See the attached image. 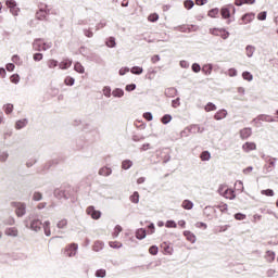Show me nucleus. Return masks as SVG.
<instances>
[{"mask_svg": "<svg viewBox=\"0 0 278 278\" xmlns=\"http://www.w3.org/2000/svg\"><path fill=\"white\" fill-rule=\"evenodd\" d=\"M165 227H167L168 229H176L177 223H175V220H167Z\"/></svg>", "mask_w": 278, "mask_h": 278, "instance_id": "49530a36", "label": "nucleus"}, {"mask_svg": "<svg viewBox=\"0 0 278 278\" xmlns=\"http://www.w3.org/2000/svg\"><path fill=\"white\" fill-rule=\"evenodd\" d=\"M160 15H157V13L154 14H150L148 17V21H150V23H155V21H159Z\"/></svg>", "mask_w": 278, "mask_h": 278, "instance_id": "603ef678", "label": "nucleus"}, {"mask_svg": "<svg viewBox=\"0 0 278 278\" xmlns=\"http://www.w3.org/2000/svg\"><path fill=\"white\" fill-rule=\"evenodd\" d=\"M261 194H264L265 197H275V191H273V189H266L262 190Z\"/></svg>", "mask_w": 278, "mask_h": 278, "instance_id": "a18cd8bd", "label": "nucleus"}, {"mask_svg": "<svg viewBox=\"0 0 278 278\" xmlns=\"http://www.w3.org/2000/svg\"><path fill=\"white\" fill-rule=\"evenodd\" d=\"M53 47L52 42H46L45 39H35L33 42V49L35 51H49Z\"/></svg>", "mask_w": 278, "mask_h": 278, "instance_id": "f257e3e1", "label": "nucleus"}, {"mask_svg": "<svg viewBox=\"0 0 278 278\" xmlns=\"http://www.w3.org/2000/svg\"><path fill=\"white\" fill-rule=\"evenodd\" d=\"M12 62L14 63V64H17V65H21L22 64V62H21V56H18V55H13L12 56Z\"/></svg>", "mask_w": 278, "mask_h": 278, "instance_id": "0e129e2a", "label": "nucleus"}, {"mask_svg": "<svg viewBox=\"0 0 278 278\" xmlns=\"http://www.w3.org/2000/svg\"><path fill=\"white\" fill-rule=\"evenodd\" d=\"M36 17L38 18V21H45V18H47V10L40 9V10L36 13Z\"/></svg>", "mask_w": 278, "mask_h": 278, "instance_id": "412c9836", "label": "nucleus"}, {"mask_svg": "<svg viewBox=\"0 0 278 278\" xmlns=\"http://www.w3.org/2000/svg\"><path fill=\"white\" fill-rule=\"evenodd\" d=\"M212 68H213L212 64H206V65H204V66L202 67V71H203V73H205L206 75H212Z\"/></svg>", "mask_w": 278, "mask_h": 278, "instance_id": "79ce46f5", "label": "nucleus"}, {"mask_svg": "<svg viewBox=\"0 0 278 278\" xmlns=\"http://www.w3.org/2000/svg\"><path fill=\"white\" fill-rule=\"evenodd\" d=\"M258 121H263L265 123H275V118H273V116L270 115H260Z\"/></svg>", "mask_w": 278, "mask_h": 278, "instance_id": "393cba45", "label": "nucleus"}, {"mask_svg": "<svg viewBox=\"0 0 278 278\" xmlns=\"http://www.w3.org/2000/svg\"><path fill=\"white\" fill-rule=\"evenodd\" d=\"M106 46L113 49V47H116V39H114V37H110L106 41Z\"/></svg>", "mask_w": 278, "mask_h": 278, "instance_id": "de8ad7c7", "label": "nucleus"}, {"mask_svg": "<svg viewBox=\"0 0 278 278\" xmlns=\"http://www.w3.org/2000/svg\"><path fill=\"white\" fill-rule=\"evenodd\" d=\"M214 213V207L212 206H206L204 208V215L207 216V218H210V216H212L211 214Z\"/></svg>", "mask_w": 278, "mask_h": 278, "instance_id": "8fccbe9b", "label": "nucleus"}, {"mask_svg": "<svg viewBox=\"0 0 278 278\" xmlns=\"http://www.w3.org/2000/svg\"><path fill=\"white\" fill-rule=\"evenodd\" d=\"M10 157V154L8 152H0V162H5Z\"/></svg>", "mask_w": 278, "mask_h": 278, "instance_id": "bf43d9fd", "label": "nucleus"}, {"mask_svg": "<svg viewBox=\"0 0 278 278\" xmlns=\"http://www.w3.org/2000/svg\"><path fill=\"white\" fill-rule=\"evenodd\" d=\"M65 85L66 86H75V78L71 77V76H67L65 78Z\"/></svg>", "mask_w": 278, "mask_h": 278, "instance_id": "3c124183", "label": "nucleus"}, {"mask_svg": "<svg viewBox=\"0 0 278 278\" xmlns=\"http://www.w3.org/2000/svg\"><path fill=\"white\" fill-rule=\"evenodd\" d=\"M131 203H140V194L138 191H135L134 194L130 195Z\"/></svg>", "mask_w": 278, "mask_h": 278, "instance_id": "2f4dec72", "label": "nucleus"}, {"mask_svg": "<svg viewBox=\"0 0 278 278\" xmlns=\"http://www.w3.org/2000/svg\"><path fill=\"white\" fill-rule=\"evenodd\" d=\"M33 201H42V193L40 192H35L33 194Z\"/></svg>", "mask_w": 278, "mask_h": 278, "instance_id": "4d7b16f0", "label": "nucleus"}, {"mask_svg": "<svg viewBox=\"0 0 278 278\" xmlns=\"http://www.w3.org/2000/svg\"><path fill=\"white\" fill-rule=\"evenodd\" d=\"M58 66V61L51 59L48 61V67L49 68H55Z\"/></svg>", "mask_w": 278, "mask_h": 278, "instance_id": "6e6d98bb", "label": "nucleus"}, {"mask_svg": "<svg viewBox=\"0 0 278 278\" xmlns=\"http://www.w3.org/2000/svg\"><path fill=\"white\" fill-rule=\"evenodd\" d=\"M242 149L245 153H249L251 151H255V149H257V146L255 144V142H245L242 146Z\"/></svg>", "mask_w": 278, "mask_h": 278, "instance_id": "9b49d317", "label": "nucleus"}, {"mask_svg": "<svg viewBox=\"0 0 278 278\" xmlns=\"http://www.w3.org/2000/svg\"><path fill=\"white\" fill-rule=\"evenodd\" d=\"M113 97L121 99V97H123L125 94V91H123V89H114L112 91Z\"/></svg>", "mask_w": 278, "mask_h": 278, "instance_id": "c756f323", "label": "nucleus"}, {"mask_svg": "<svg viewBox=\"0 0 278 278\" xmlns=\"http://www.w3.org/2000/svg\"><path fill=\"white\" fill-rule=\"evenodd\" d=\"M121 231H123V227L121 225H116L112 233L113 238H118Z\"/></svg>", "mask_w": 278, "mask_h": 278, "instance_id": "72a5a7b5", "label": "nucleus"}, {"mask_svg": "<svg viewBox=\"0 0 278 278\" xmlns=\"http://www.w3.org/2000/svg\"><path fill=\"white\" fill-rule=\"evenodd\" d=\"M198 125H191L189 127H187L185 130L181 131V136H184L186 134V131H189V134H198Z\"/></svg>", "mask_w": 278, "mask_h": 278, "instance_id": "6ab92c4d", "label": "nucleus"}, {"mask_svg": "<svg viewBox=\"0 0 278 278\" xmlns=\"http://www.w3.org/2000/svg\"><path fill=\"white\" fill-rule=\"evenodd\" d=\"M225 199H236V192L232 189H226V191H224V195Z\"/></svg>", "mask_w": 278, "mask_h": 278, "instance_id": "a211bd4d", "label": "nucleus"}, {"mask_svg": "<svg viewBox=\"0 0 278 278\" xmlns=\"http://www.w3.org/2000/svg\"><path fill=\"white\" fill-rule=\"evenodd\" d=\"M229 189V187L227 186H219L218 188V193L220 194V197H223L225 194V191H227Z\"/></svg>", "mask_w": 278, "mask_h": 278, "instance_id": "052dcab7", "label": "nucleus"}, {"mask_svg": "<svg viewBox=\"0 0 278 278\" xmlns=\"http://www.w3.org/2000/svg\"><path fill=\"white\" fill-rule=\"evenodd\" d=\"M74 71H76V73H80V74L86 73V68L79 62L75 63Z\"/></svg>", "mask_w": 278, "mask_h": 278, "instance_id": "a878e982", "label": "nucleus"}, {"mask_svg": "<svg viewBox=\"0 0 278 278\" xmlns=\"http://www.w3.org/2000/svg\"><path fill=\"white\" fill-rule=\"evenodd\" d=\"M166 97H175L177 94V90L175 88H168L165 90Z\"/></svg>", "mask_w": 278, "mask_h": 278, "instance_id": "a19ab883", "label": "nucleus"}, {"mask_svg": "<svg viewBox=\"0 0 278 278\" xmlns=\"http://www.w3.org/2000/svg\"><path fill=\"white\" fill-rule=\"evenodd\" d=\"M103 247H104L103 241H96L93 243V251H96V253H99V251H103Z\"/></svg>", "mask_w": 278, "mask_h": 278, "instance_id": "b1692460", "label": "nucleus"}, {"mask_svg": "<svg viewBox=\"0 0 278 278\" xmlns=\"http://www.w3.org/2000/svg\"><path fill=\"white\" fill-rule=\"evenodd\" d=\"M99 175L101 177H110L112 175V168L110 167H102L99 169Z\"/></svg>", "mask_w": 278, "mask_h": 278, "instance_id": "4468645a", "label": "nucleus"}, {"mask_svg": "<svg viewBox=\"0 0 278 278\" xmlns=\"http://www.w3.org/2000/svg\"><path fill=\"white\" fill-rule=\"evenodd\" d=\"M11 81H12V84H18V81H21V76H18V74L12 75Z\"/></svg>", "mask_w": 278, "mask_h": 278, "instance_id": "13d9d810", "label": "nucleus"}, {"mask_svg": "<svg viewBox=\"0 0 278 278\" xmlns=\"http://www.w3.org/2000/svg\"><path fill=\"white\" fill-rule=\"evenodd\" d=\"M273 168H275V161H270L269 165L264 166L265 174L273 173Z\"/></svg>", "mask_w": 278, "mask_h": 278, "instance_id": "f704fd0d", "label": "nucleus"}, {"mask_svg": "<svg viewBox=\"0 0 278 278\" xmlns=\"http://www.w3.org/2000/svg\"><path fill=\"white\" fill-rule=\"evenodd\" d=\"M229 8H231L233 10V12H236V8H233V4H230L229 7H224L220 10L222 18H230L231 17V11Z\"/></svg>", "mask_w": 278, "mask_h": 278, "instance_id": "0eeeda50", "label": "nucleus"}, {"mask_svg": "<svg viewBox=\"0 0 278 278\" xmlns=\"http://www.w3.org/2000/svg\"><path fill=\"white\" fill-rule=\"evenodd\" d=\"M54 197H56L58 199H68V197L66 195V191L64 190H55Z\"/></svg>", "mask_w": 278, "mask_h": 278, "instance_id": "bb28decb", "label": "nucleus"}, {"mask_svg": "<svg viewBox=\"0 0 278 278\" xmlns=\"http://www.w3.org/2000/svg\"><path fill=\"white\" fill-rule=\"evenodd\" d=\"M109 245L111 247V249H122L123 248V243H121L118 241H111V242H109Z\"/></svg>", "mask_w": 278, "mask_h": 278, "instance_id": "ea45409f", "label": "nucleus"}, {"mask_svg": "<svg viewBox=\"0 0 278 278\" xmlns=\"http://www.w3.org/2000/svg\"><path fill=\"white\" fill-rule=\"evenodd\" d=\"M266 16H267L266 11H263V12L258 13L257 20L258 21H266Z\"/></svg>", "mask_w": 278, "mask_h": 278, "instance_id": "e2e57ef3", "label": "nucleus"}, {"mask_svg": "<svg viewBox=\"0 0 278 278\" xmlns=\"http://www.w3.org/2000/svg\"><path fill=\"white\" fill-rule=\"evenodd\" d=\"M236 220H244L247 218V215L242 214V213H237L235 215Z\"/></svg>", "mask_w": 278, "mask_h": 278, "instance_id": "338daca9", "label": "nucleus"}, {"mask_svg": "<svg viewBox=\"0 0 278 278\" xmlns=\"http://www.w3.org/2000/svg\"><path fill=\"white\" fill-rule=\"evenodd\" d=\"M143 71L144 70L142 67H140V66H134L130 70V73H132V75H142Z\"/></svg>", "mask_w": 278, "mask_h": 278, "instance_id": "7c9ffc66", "label": "nucleus"}, {"mask_svg": "<svg viewBox=\"0 0 278 278\" xmlns=\"http://www.w3.org/2000/svg\"><path fill=\"white\" fill-rule=\"evenodd\" d=\"M12 110H14V105H13V104H7V105H4V112H5V114H12Z\"/></svg>", "mask_w": 278, "mask_h": 278, "instance_id": "5fc2aeb1", "label": "nucleus"}, {"mask_svg": "<svg viewBox=\"0 0 278 278\" xmlns=\"http://www.w3.org/2000/svg\"><path fill=\"white\" fill-rule=\"evenodd\" d=\"M136 238H137L138 240H144V238H147V230H146V229H142V228L138 229V230L136 231Z\"/></svg>", "mask_w": 278, "mask_h": 278, "instance_id": "aec40b11", "label": "nucleus"}, {"mask_svg": "<svg viewBox=\"0 0 278 278\" xmlns=\"http://www.w3.org/2000/svg\"><path fill=\"white\" fill-rule=\"evenodd\" d=\"M42 228L45 231V236L49 237L51 236V222L47 220L42 224Z\"/></svg>", "mask_w": 278, "mask_h": 278, "instance_id": "2eb2a0df", "label": "nucleus"}, {"mask_svg": "<svg viewBox=\"0 0 278 278\" xmlns=\"http://www.w3.org/2000/svg\"><path fill=\"white\" fill-rule=\"evenodd\" d=\"M208 31L212 36H219L223 40L229 38V31H226L225 28H210Z\"/></svg>", "mask_w": 278, "mask_h": 278, "instance_id": "7ed1b4c3", "label": "nucleus"}, {"mask_svg": "<svg viewBox=\"0 0 278 278\" xmlns=\"http://www.w3.org/2000/svg\"><path fill=\"white\" fill-rule=\"evenodd\" d=\"M245 53L249 58H253V53H255V47L247 46Z\"/></svg>", "mask_w": 278, "mask_h": 278, "instance_id": "473e14b6", "label": "nucleus"}, {"mask_svg": "<svg viewBox=\"0 0 278 278\" xmlns=\"http://www.w3.org/2000/svg\"><path fill=\"white\" fill-rule=\"evenodd\" d=\"M131 166H134V162H131L130 160L123 161V163H122V168L124 170H129V168H131Z\"/></svg>", "mask_w": 278, "mask_h": 278, "instance_id": "cd10ccee", "label": "nucleus"}, {"mask_svg": "<svg viewBox=\"0 0 278 278\" xmlns=\"http://www.w3.org/2000/svg\"><path fill=\"white\" fill-rule=\"evenodd\" d=\"M79 249V245L77 243H72L65 249V255L67 257H75L77 255V250Z\"/></svg>", "mask_w": 278, "mask_h": 278, "instance_id": "20e7f679", "label": "nucleus"}, {"mask_svg": "<svg viewBox=\"0 0 278 278\" xmlns=\"http://www.w3.org/2000/svg\"><path fill=\"white\" fill-rule=\"evenodd\" d=\"M184 236L189 242H191V244H194V242H197V236H194V233H192L190 230H185Z\"/></svg>", "mask_w": 278, "mask_h": 278, "instance_id": "f8f14e48", "label": "nucleus"}, {"mask_svg": "<svg viewBox=\"0 0 278 278\" xmlns=\"http://www.w3.org/2000/svg\"><path fill=\"white\" fill-rule=\"evenodd\" d=\"M185 8L186 10H192V8H194V2L192 0L185 1Z\"/></svg>", "mask_w": 278, "mask_h": 278, "instance_id": "864d4df0", "label": "nucleus"}, {"mask_svg": "<svg viewBox=\"0 0 278 278\" xmlns=\"http://www.w3.org/2000/svg\"><path fill=\"white\" fill-rule=\"evenodd\" d=\"M251 128H243L240 130V138H242V140H247V138H251Z\"/></svg>", "mask_w": 278, "mask_h": 278, "instance_id": "ddd939ff", "label": "nucleus"}, {"mask_svg": "<svg viewBox=\"0 0 278 278\" xmlns=\"http://www.w3.org/2000/svg\"><path fill=\"white\" fill-rule=\"evenodd\" d=\"M104 97H106V99H110L112 97V88L110 87H104L102 90Z\"/></svg>", "mask_w": 278, "mask_h": 278, "instance_id": "37998d69", "label": "nucleus"}, {"mask_svg": "<svg viewBox=\"0 0 278 278\" xmlns=\"http://www.w3.org/2000/svg\"><path fill=\"white\" fill-rule=\"evenodd\" d=\"M242 77L245 81H253V75L251 72H243Z\"/></svg>", "mask_w": 278, "mask_h": 278, "instance_id": "c9c22d12", "label": "nucleus"}, {"mask_svg": "<svg viewBox=\"0 0 278 278\" xmlns=\"http://www.w3.org/2000/svg\"><path fill=\"white\" fill-rule=\"evenodd\" d=\"M4 236H9L10 238H18V228L16 227L5 228Z\"/></svg>", "mask_w": 278, "mask_h": 278, "instance_id": "1a4fd4ad", "label": "nucleus"}, {"mask_svg": "<svg viewBox=\"0 0 278 278\" xmlns=\"http://www.w3.org/2000/svg\"><path fill=\"white\" fill-rule=\"evenodd\" d=\"M181 207H184V210H192L194 207V203L190 200H184Z\"/></svg>", "mask_w": 278, "mask_h": 278, "instance_id": "5701e85b", "label": "nucleus"}, {"mask_svg": "<svg viewBox=\"0 0 278 278\" xmlns=\"http://www.w3.org/2000/svg\"><path fill=\"white\" fill-rule=\"evenodd\" d=\"M96 277H101V278L105 277V269H98L96 271Z\"/></svg>", "mask_w": 278, "mask_h": 278, "instance_id": "774afa93", "label": "nucleus"}, {"mask_svg": "<svg viewBox=\"0 0 278 278\" xmlns=\"http://www.w3.org/2000/svg\"><path fill=\"white\" fill-rule=\"evenodd\" d=\"M87 214L88 216H91L93 220H99V218H101V211H97L94 206H88Z\"/></svg>", "mask_w": 278, "mask_h": 278, "instance_id": "39448f33", "label": "nucleus"}, {"mask_svg": "<svg viewBox=\"0 0 278 278\" xmlns=\"http://www.w3.org/2000/svg\"><path fill=\"white\" fill-rule=\"evenodd\" d=\"M254 18H255V13H247L242 16V21L244 25H247L248 23H251V21H253Z\"/></svg>", "mask_w": 278, "mask_h": 278, "instance_id": "dca6fc26", "label": "nucleus"}, {"mask_svg": "<svg viewBox=\"0 0 278 278\" xmlns=\"http://www.w3.org/2000/svg\"><path fill=\"white\" fill-rule=\"evenodd\" d=\"M161 121H162L163 125H168V123H169L170 121H173V116L166 114V115H164V116L162 117Z\"/></svg>", "mask_w": 278, "mask_h": 278, "instance_id": "09e8293b", "label": "nucleus"}, {"mask_svg": "<svg viewBox=\"0 0 278 278\" xmlns=\"http://www.w3.org/2000/svg\"><path fill=\"white\" fill-rule=\"evenodd\" d=\"M157 247L156 245H152V247H150V249H149V253H150V255H157Z\"/></svg>", "mask_w": 278, "mask_h": 278, "instance_id": "680f3d73", "label": "nucleus"}, {"mask_svg": "<svg viewBox=\"0 0 278 278\" xmlns=\"http://www.w3.org/2000/svg\"><path fill=\"white\" fill-rule=\"evenodd\" d=\"M16 129H23V127H27V119H20L15 124Z\"/></svg>", "mask_w": 278, "mask_h": 278, "instance_id": "c85d7f7f", "label": "nucleus"}, {"mask_svg": "<svg viewBox=\"0 0 278 278\" xmlns=\"http://www.w3.org/2000/svg\"><path fill=\"white\" fill-rule=\"evenodd\" d=\"M205 112H214L216 111V104L208 102L205 108H204Z\"/></svg>", "mask_w": 278, "mask_h": 278, "instance_id": "58836bf2", "label": "nucleus"}, {"mask_svg": "<svg viewBox=\"0 0 278 278\" xmlns=\"http://www.w3.org/2000/svg\"><path fill=\"white\" fill-rule=\"evenodd\" d=\"M200 159L202 160V162H210V160H212V154L210 153V151H203L200 155Z\"/></svg>", "mask_w": 278, "mask_h": 278, "instance_id": "4be33fe9", "label": "nucleus"}, {"mask_svg": "<svg viewBox=\"0 0 278 278\" xmlns=\"http://www.w3.org/2000/svg\"><path fill=\"white\" fill-rule=\"evenodd\" d=\"M42 58H43L42 53H35L33 56V60L35 62H40L42 60Z\"/></svg>", "mask_w": 278, "mask_h": 278, "instance_id": "69168bd1", "label": "nucleus"}, {"mask_svg": "<svg viewBox=\"0 0 278 278\" xmlns=\"http://www.w3.org/2000/svg\"><path fill=\"white\" fill-rule=\"evenodd\" d=\"M219 12L220 11L218 10V8L212 9V10L208 11V16L211 18H216L218 16Z\"/></svg>", "mask_w": 278, "mask_h": 278, "instance_id": "4c0bfd02", "label": "nucleus"}, {"mask_svg": "<svg viewBox=\"0 0 278 278\" xmlns=\"http://www.w3.org/2000/svg\"><path fill=\"white\" fill-rule=\"evenodd\" d=\"M226 117H227L226 110H220L214 115L215 121H223V118H226Z\"/></svg>", "mask_w": 278, "mask_h": 278, "instance_id": "f3484780", "label": "nucleus"}, {"mask_svg": "<svg viewBox=\"0 0 278 278\" xmlns=\"http://www.w3.org/2000/svg\"><path fill=\"white\" fill-rule=\"evenodd\" d=\"M71 66H73V61L70 59H64L61 63H59V68H61V71H66L71 68Z\"/></svg>", "mask_w": 278, "mask_h": 278, "instance_id": "9d476101", "label": "nucleus"}, {"mask_svg": "<svg viewBox=\"0 0 278 278\" xmlns=\"http://www.w3.org/2000/svg\"><path fill=\"white\" fill-rule=\"evenodd\" d=\"M7 5L8 8H10V12L11 14H13V16H18V9L16 8V1L8 0Z\"/></svg>", "mask_w": 278, "mask_h": 278, "instance_id": "6e6552de", "label": "nucleus"}, {"mask_svg": "<svg viewBox=\"0 0 278 278\" xmlns=\"http://www.w3.org/2000/svg\"><path fill=\"white\" fill-rule=\"evenodd\" d=\"M266 260H267V262H275V252L267 251L266 252Z\"/></svg>", "mask_w": 278, "mask_h": 278, "instance_id": "c03bdc74", "label": "nucleus"}, {"mask_svg": "<svg viewBox=\"0 0 278 278\" xmlns=\"http://www.w3.org/2000/svg\"><path fill=\"white\" fill-rule=\"evenodd\" d=\"M29 229H31L33 231H40V229H42V222L38 218L31 219Z\"/></svg>", "mask_w": 278, "mask_h": 278, "instance_id": "423d86ee", "label": "nucleus"}, {"mask_svg": "<svg viewBox=\"0 0 278 278\" xmlns=\"http://www.w3.org/2000/svg\"><path fill=\"white\" fill-rule=\"evenodd\" d=\"M12 206L15 208V214L18 218H23L27 214V204L23 202H13Z\"/></svg>", "mask_w": 278, "mask_h": 278, "instance_id": "f03ea898", "label": "nucleus"}, {"mask_svg": "<svg viewBox=\"0 0 278 278\" xmlns=\"http://www.w3.org/2000/svg\"><path fill=\"white\" fill-rule=\"evenodd\" d=\"M66 225H68L67 219H61L58 222L56 227L58 229H65Z\"/></svg>", "mask_w": 278, "mask_h": 278, "instance_id": "e433bc0d", "label": "nucleus"}]
</instances>
